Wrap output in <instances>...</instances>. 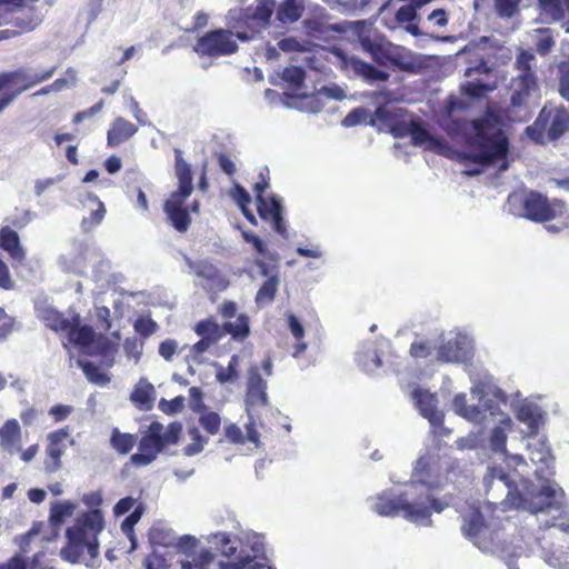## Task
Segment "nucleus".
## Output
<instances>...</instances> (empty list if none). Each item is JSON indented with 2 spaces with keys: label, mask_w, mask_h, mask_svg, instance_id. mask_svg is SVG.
<instances>
[{
  "label": "nucleus",
  "mask_w": 569,
  "mask_h": 569,
  "mask_svg": "<svg viewBox=\"0 0 569 569\" xmlns=\"http://www.w3.org/2000/svg\"><path fill=\"white\" fill-rule=\"evenodd\" d=\"M274 8L276 0H258L253 9L246 10L244 17L252 21L259 32L269 24Z\"/></svg>",
  "instance_id": "obj_27"
},
{
  "label": "nucleus",
  "mask_w": 569,
  "mask_h": 569,
  "mask_svg": "<svg viewBox=\"0 0 569 569\" xmlns=\"http://www.w3.org/2000/svg\"><path fill=\"white\" fill-rule=\"evenodd\" d=\"M535 66L533 53L523 50L519 52L515 63L517 76L510 84L508 119L511 121H525L529 117V99L538 90Z\"/></svg>",
  "instance_id": "obj_7"
},
{
  "label": "nucleus",
  "mask_w": 569,
  "mask_h": 569,
  "mask_svg": "<svg viewBox=\"0 0 569 569\" xmlns=\"http://www.w3.org/2000/svg\"><path fill=\"white\" fill-rule=\"evenodd\" d=\"M176 176L179 181L178 190L164 202V212L172 226L180 232H184L190 224L188 211L182 207L186 199L193 190L190 166L181 157V151L176 150Z\"/></svg>",
  "instance_id": "obj_10"
},
{
  "label": "nucleus",
  "mask_w": 569,
  "mask_h": 569,
  "mask_svg": "<svg viewBox=\"0 0 569 569\" xmlns=\"http://www.w3.org/2000/svg\"><path fill=\"white\" fill-rule=\"evenodd\" d=\"M77 365L82 369L87 379L96 385L106 386L110 379L108 376L100 371V369L90 361L77 360Z\"/></svg>",
  "instance_id": "obj_43"
},
{
  "label": "nucleus",
  "mask_w": 569,
  "mask_h": 569,
  "mask_svg": "<svg viewBox=\"0 0 569 569\" xmlns=\"http://www.w3.org/2000/svg\"><path fill=\"white\" fill-rule=\"evenodd\" d=\"M559 93L569 101V61L559 66Z\"/></svg>",
  "instance_id": "obj_57"
},
{
  "label": "nucleus",
  "mask_w": 569,
  "mask_h": 569,
  "mask_svg": "<svg viewBox=\"0 0 569 569\" xmlns=\"http://www.w3.org/2000/svg\"><path fill=\"white\" fill-rule=\"evenodd\" d=\"M200 426L210 435H217L220 431L221 418L219 413L204 410L199 417Z\"/></svg>",
  "instance_id": "obj_47"
},
{
  "label": "nucleus",
  "mask_w": 569,
  "mask_h": 569,
  "mask_svg": "<svg viewBox=\"0 0 569 569\" xmlns=\"http://www.w3.org/2000/svg\"><path fill=\"white\" fill-rule=\"evenodd\" d=\"M279 282L280 280L278 276H271L263 282L256 296V302L258 306H264L273 300Z\"/></svg>",
  "instance_id": "obj_41"
},
{
  "label": "nucleus",
  "mask_w": 569,
  "mask_h": 569,
  "mask_svg": "<svg viewBox=\"0 0 569 569\" xmlns=\"http://www.w3.org/2000/svg\"><path fill=\"white\" fill-rule=\"evenodd\" d=\"M123 349L129 358H133L136 361H138L142 353V343L137 339H126Z\"/></svg>",
  "instance_id": "obj_63"
},
{
  "label": "nucleus",
  "mask_w": 569,
  "mask_h": 569,
  "mask_svg": "<svg viewBox=\"0 0 569 569\" xmlns=\"http://www.w3.org/2000/svg\"><path fill=\"white\" fill-rule=\"evenodd\" d=\"M231 197L237 202V204L241 208L243 214L250 220L253 221L254 217L246 210L247 204L250 203L251 198L248 191L239 184H236L231 190Z\"/></svg>",
  "instance_id": "obj_50"
},
{
  "label": "nucleus",
  "mask_w": 569,
  "mask_h": 569,
  "mask_svg": "<svg viewBox=\"0 0 569 569\" xmlns=\"http://www.w3.org/2000/svg\"><path fill=\"white\" fill-rule=\"evenodd\" d=\"M82 501L92 510L79 516L66 531L67 545L60 551L63 560L97 569L101 565L98 536L104 528L102 512L97 509L102 499L99 493L84 495Z\"/></svg>",
  "instance_id": "obj_5"
},
{
  "label": "nucleus",
  "mask_w": 569,
  "mask_h": 569,
  "mask_svg": "<svg viewBox=\"0 0 569 569\" xmlns=\"http://www.w3.org/2000/svg\"><path fill=\"white\" fill-rule=\"evenodd\" d=\"M138 131L137 126L127 121L122 117H118L111 123L108 131L107 141L110 147L119 146L130 139Z\"/></svg>",
  "instance_id": "obj_28"
},
{
  "label": "nucleus",
  "mask_w": 569,
  "mask_h": 569,
  "mask_svg": "<svg viewBox=\"0 0 569 569\" xmlns=\"http://www.w3.org/2000/svg\"><path fill=\"white\" fill-rule=\"evenodd\" d=\"M0 247L14 261L21 262L26 257V251L20 243L18 233L8 226L2 227L0 230Z\"/></svg>",
  "instance_id": "obj_29"
},
{
  "label": "nucleus",
  "mask_w": 569,
  "mask_h": 569,
  "mask_svg": "<svg viewBox=\"0 0 569 569\" xmlns=\"http://www.w3.org/2000/svg\"><path fill=\"white\" fill-rule=\"evenodd\" d=\"M68 332V340L71 343L89 348L96 339V332L90 326L80 325L79 317H74L73 322H70Z\"/></svg>",
  "instance_id": "obj_31"
},
{
  "label": "nucleus",
  "mask_w": 569,
  "mask_h": 569,
  "mask_svg": "<svg viewBox=\"0 0 569 569\" xmlns=\"http://www.w3.org/2000/svg\"><path fill=\"white\" fill-rule=\"evenodd\" d=\"M2 2L12 13V18L7 22L20 28L21 31H31L42 21V6L38 0H2Z\"/></svg>",
  "instance_id": "obj_17"
},
{
  "label": "nucleus",
  "mask_w": 569,
  "mask_h": 569,
  "mask_svg": "<svg viewBox=\"0 0 569 569\" xmlns=\"http://www.w3.org/2000/svg\"><path fill=\"white\" fill-rule=\"evenodd\" d=\"M458 468L450 457H440L438 450L428 449L421 455L412 471V479L400 492V517L430 527L433 512L440 513L452 503V495L438 496V490L448 481L449 475Z\"/></svg>",
  "instance_id": "obj_2"
},
{
  "label": "nucleus",
  "mask_w": 569,
  "mask_h": 569,
  "mask_svg": "<svg viewBox=\"0 0 569 569\" xmlns=\"http://www.w3.org/2000/svg\"><path fill=\"white\" fill-rule=\"evenodd\" d=\"M208 542L230 561L224 562L211 551L202 550L194 565L181 561V569H273L260 561L264 560V541L257 532L243 531L239 536L216 532L208 537Z\"/></svg>",
  "instance_id": "obj_4"
},
{
  "label": "nucleus",
  "mask_w": 569,
  "mask_h": 569,
  "mask_svg": "<svg viewBox=\"0 0 569 569\" xmlns=\"http://www.w3.org/2000/svg\"><path fill=\"white\" fill-rule=\"evenodd\" d=\"M472 400L477 405H468L465 393L456 395L453 399L455 412L473 423L492 422L495 426L490 432L489 445L493 453L498 455L505 463V469L510 470L512 466L526 467V461L520 455L507 456L506 441L511 430L512 420L505 413L498 403L503 396L502 390L490 379L483 378L472 380L470 389Z\"/></svg>",
  "instance_id": "obj_3"
},
{
  "label": "nucleus",
  "mask_w": 569,
  "mask_h": 569,
  "mask_svg": "<svg viewBox=\"0 0 569 569\" xmlns=\"http://www.w3.org/2000/svg\"><path fill=\"white\" fill-rule=\"evenodd\" d=\"M411 142L416 147H422L433 152H442L446 148L445 142L433 137L419 121H411Z\"/></svg>",
  "instance_id": "obj_26"
},
{
  "label": "nucleus",
  "mask_w": 569,
  "mask_h": 569,
  "mask_svg": "<svg viewBox=\"0 0 569 569\" xmlns=\"http://www.w3.org/2000/svg\"><path fill=\"white\" fill-rule=\"evenodd\" d=\"M267 187L268 184L266 182L256 183L254 190L257 193L258 212L262 219L270 220L276 232L283 238H288L287 226L282 217L283 208L281 199L277 196H271L269 200L264 199L262 193Z\"/></svg>",
  "instance_id": "obj_18"
},
{
  "label": "nucleus",
  "mask_w": 569,
  "mask_h": 569,
  "mask_svg": "<svg viewBox=\"0 0 569 569\" xmlns=\"http://www.w3.org/2000/svg\"><path fill=\"white\" fill-rule=\"evenodd\" d=\"M186 264L190 273H194L199 278L213 279L216 277V268L206 260L193 261L189 257L183 256Z\"/></svg>",
  "instance_id": "obj_42"
},
{
  "label": "nucleus",
  "mask_w": 569,
  "mask_h": 569,
  "mask_svg": "<svg viewBox=\"0 0 569 569\" xmlns=\"http://www.w3.org/2000/svg\"><path fill=\"white\" fill-rule=\"evenodd\" d=\"M142 513H143V506L140 503L134 508V510L121 523V530L128 537V539L131 541L132 549H136V547H137L133 527L141 519Z\"/></svg>",
  "instance_id": "obj_44"
},
{
  "label": "nucleus",
  "mask_w": 569,
  "mask_h": 569,
  "mask_svg": "<svg viewBox=\"0 0 569 569\" xmlns=\"http://www.w3.org/2000/svg\"><path fill=\"white\" fill-rule=\"evenodd\" d=\"M36 78V72L30 68H20L16 71L11 72H3L0 73V91L12 84H22L20 88L12 92L4 93L0 98V113L10 104L13 102V100L21 94L23 91L29 90L30 88H33L37 86V83H33V79Z\"/></svg>",
  "instance_id": "obj_19"
},
{
  "label": "nucleus",
  "mask_w": 569,
  "mask_h": 569,
  "mask_svg": "<svg viewBox=\"0 0 569 569\" xmlns=\"http://www.w3.org/2000/svg\"><path fill=\"white\" fill-rule=\"evenodd\" d=\"M39 317L44 323L54 331H67L70 327V320L64 318L54 308L47 307L38 309Z\"/></svg>",
  "instance_id": "obj_38"
},
{
  "label": "nucleus",
  "mask_w": 569,
  "mask_h": 569,
  "mask_svg": "<svg viewBox=\"0 0 569 569\" xmlns=\"http://www.w3.org/2000/svg\"><path fill=\"white\" fill-rule=\"evenodd\" d=\"M516 413L518 420L527 425L528 431L526 432V436L528 438L535 437L543 420V412L541 408L535 402L525 400L517 406Z\"/></svg>",
  "instance_id": "obj_24"
},
{
  "label": "nucleus",
  "mask_w": 569,
  "mask_h": 569,
  "mask_svg": "<svg viewBox=\"0 0 569 569\" xmlns=\"http://www.w3.org/2000/svg\"><path fill=\"white\" fill-rule=\"evenodd\" d=\"M319 94L337 101H342L347 98L346 89L336 83L321 87L319 89Z\"/></svg>",
  "instance_id": "obj_55"
},
{
  "label": "nucleus",
  "mask_w": 569,
  "mask_h": 569,
  "mask_svg": "<svg viewBox=\"0 0 569 569\" xmlns=\"http://www.w3.org/2000/svg\"><path fill=\"white\" fill-rule=\"evenodd\" d=\"M569 130V113L565 109L543 108L535 123L526 129L527 134L539 143L557 140Z\"/></svg>",
  "instance_id": "obj_12"
},
{
  "label": "nucleus",
  "mask_w": 569,
  "mask_h": 569,
  "mask_svg": "<svg viewBox=\"0 0 569 569\" xmlns=\"http://www.w3.org/2000/svg\"><path fill=\"white\" fill-rule=\"evenodd\" d=\"M244 402L248 416L253 415L258 409L269 405L267 381L260 376L257 366H251L248 370Z\"/></svg>",
  "instance_id": "obj_20"
},
{
  "label": "nucleus",
  "mask_w": 569,
  "mask_h": 569,
  "mask_svg": "<svg viewBox=\"0 0 569 569\" xmlns=\"http://www.w3.org/2000/svg\"><path fill=\"white\" fill-rule=\"evenodd\" d=\"M405 109L393 104H383L376 109L375 118L385 122L396 138L411 137V121L413 119H405Z\"/></svg>",
  "instance_id": "obj_21"
},
{
  "label": "nucleus",
  "mask_w": 569,
  "mask_h": 569,
  "mask_svg": "<svg viewBox=\"0 0 569 569\" xmlns=\"http://www.w3.org/2000/svg\"><path fill=\"white\" fill-rule=\"evenodd\" d=\"M370 509L382 517L400 516V492L383 491L368 499Z\"/></svg>",
  "instance_id": "obj_25"
},
{
  "label": "nucleus",
  "mask_w": 569,
  "mask_h": 569,
  "mask_svg": "<svg viewBox=\"0 0 569 569\" xmlns=\"http://www.w3.org/2000/svg\"><path fill=\"white\" fill-rule=\"evenodd\" d=\"M306 72L302 68L291 66L282 71V79L295 87H300L305 80Z\"/></svg>",
  "instance_id": "obj_53"
},
{
  "label": "nucleus",
  "mask_w": 569,
  "mask_h": 569,
  "mask_svg": "<svg viewBox=\"0 0 569 569\" xmlns=\"http://www.w3.org/2000/svg\"><path fill=\"white\" fill-rule=\"evenodd\" d=\"M462 91L470 98H479L487 91L496 89L495 84L486 83L480 80L467 81L461 86Z\"/></svg>",
  "instance_id": "obj_49"
},
{
  "label": "nucleus",
  "mask_w": 569,
  "mask_h": 569,
  "mask_svg": "<svg viewBox=\"0 0 569 569\" xmlns=\"http://www.w3.org/2000/svg\"><path fill=\"white\" fill-rule=\"evenodd\" d=\"M77 505L71 501H54L50 506V525L58 530L63 521L71 517Z\"/></svg>",
  "instance_id": "obj_33"
},
{
  "label": "nucleus",
  "mask_w": 569,
  "mask_h": 569,
  "mask_svg": "<svg viewBox=\"0 0 569 569\" xmlns=\"http://www.w3.org/2000/svg\"><path fill=\"white\" fill-rule=\"evenodd\" d=\"M178 350V342L173 339H167L159 346V355L167 361H171Z\"/></svg>",
  "instance_id": "obj_64"
},
{
  "label": "nucleus",
  "mask_w": 569,
  "mask_h": 569,
  "mask_svg": "<svg viewBox=\"0 0 569 569\" xmlns=\"http://www.w3.org/2000/svg\"><path fill=\"white\" fill-rule=\"evenodd\" d=\"M198 336L208 339L210 342L216 343L224 337L223 326L218 325L212 320H203L196 326Z\"/></svg>",
  "instance_id": "obj_39"
},
{
  "label": "nucleus",
  "mask_w": 569,
  "mask_h": 569,
  "mask_svg": "<svg viewBox=\"0 0 569 569\" xmlns=\"http://www.w3.org/2000/svg\"><path fill=\"white\" fill-rule=\"evenodd\" d=\"M305 11V0H283L277 8L276 19L281 24L297 22Z\"/></svg>",
  "instance_id": "obj_30"
},
{
  "label": "nucleus",
  "mask_w": 569,
  "mask_h": 569,
  "mask_svg": "<svg viewBox=\"0 0 569 569\" xmlns=\"http://www.w3.org/2000/svg\"><path fill=\"white\" fill-rule=\"evenodd\" d=\"M411 399L420 415L428 419L433 431L437 432V429L442 427L443 413L438 409L436 395L422 388H415L411 392Z\"/></svg>",
  "instance_id": "obj_22"
},
{
  "label": "nucleus",
  "mask_w": 569,
  "mask_h": 569,
  "mask_svg": "<svg viewBox=\"0 0 569 569\" xmlns=\"http://www.w3.org/2000/svg\"><path fill=\"white\" fill-rule=\"evenodd\" d=\"M331 30L355 36L361 49L369 53L377 63H397L396 51L398 47L388 41L382 34L373 31L371 24L366 20L339 22L333 24Z\"/></svg>",
  "instance_id": "obj_8"
},
{
  "label": "nucleus",
  "mask_w": 569,
  "mask_h": 569,
  "mask_svg": "<svg viewBox=\"0 0 569 569\" xmlns=\"http://www.w3.org/2000/svg\"><path fill=\"white\" fill-rule=\"evenodd\" d=\"M154 389L153 386L144 380H140L136 389L131 393V400L141 410H149L152 408Z\"/></svg>",
  "instance_id": "obj_34"
},
{
  "label": "nucleus",
  "mask_w": 569,
  "mask_h": 569,
  "mask_svg": "<svg viewBox=\"0 0 569 569\" xmlns=\"http://www.w3.org/2000/svg\"><path fill=\"white\" fill-rule=\"evenodd\" d=\"M527 443L530 460L537 465L535 470L538 483L525 479L526 467L512 466L506 470L501 465L488 466L483 477V487L488 497V503L501 511L509 509H522L531 515H547L550 519L543 520L546 527L555 526L563 511L565 491L555 481L553 458L546 441L530 438Z\"/></svg>",
  "instance_id": "obj_1"
},
{
  "label": "nucleus",
  "mask_w": 569,
  "mask_h": 569,
  "mask_svg": "<svg viewBox=\"0 0 569 569\" xmlns=\"http://www.w3.org/2000/svg\"><path fill=\"white\" fill-rule=\"evenodd\" d=\"M59 264L66 272L83 273L82 260L73 253L63 254L59 259Z\"/></svg>",
  "instance_id": "obj_51"
},
{
  "label": "nucleus",
  "mask_w": 569,
  "mask_h": 569,
  "mask_svg": "<svg viewBox=\"0 0 569 569\" xmlns=\"http://www.w3.org/2000/svg\"><path fill=\"white\" fill-rule=\"evenodd\" d=\"M182 431L180 422H171L163 426L158 421H153L146 433L142 435L138 452L131 456V461L136 466H148L157 456L170 445H176Z\"/></svg>",
  "instance_id": "obj_9"
},
{
  "label": "nucleus",
  "mask_w": 569,
  "mask_h": 569,
  "mask_svg": "<svg viewBox=\"0 0 569 569\" xmlns=\"http://www.w3.org/2000/svg\"><path fill=\"white\" fill-rule=\"evenodd\" d=\"M436 345L430 342H413L410 348L411 356L416 358H427L433 355Z\"/></svg>",
  "instance_id": "obj_59"
},
{
  "label": "nucleus",
  "mask_w": 569,
  "mask_h": 569,
  "mask_svg": "<svg viewBox=\"0 0 569 569\" xmlns=\"http://www.w3.org/2000/svg\"><path fill=\"white\" fill-rule=\"evenodd\" d=\"M462 518L461 530L465 537L483 552L497 553L499 551L496 543L498 533L483 521L482 513L478 507H471L469 512L463 515Z\"/></svg>",
  "instance_id": "obj_14"
},
{
  "label": "nucleus",
  "mask_w": 569,
  "mask_h": 569,
  "mask_svg": "<svg viewBox=\"0 0 569 569\" xmlns=\"http://www.w3.org/2000/svg\"><path fill=\"white\" fill-rule=\"evenodd\" d=\"M278 47L286 52L303 51L306 46L295 37L281 39Z\"/></svg>",
  "instance_id": "obj_62"
},
{
  "label": "nucleus",
  "mask_w": 569,
  "mask_h": 569,
  "mask_svg": "<svg viewBox=\"0 0 569 569\" xmlns=\"http://www.w3.org/2000/svg\"><path fill=\"white\" fill-rule=\"evenodd\" d=\"M21 429L18 420L9 419L0 428V443L9 452L20 451Z\"/></svg>",
  "instance_id": "obj_32"
},
{
  "label": "nucleus",
  "mask_w": 569,
  "mask_h": 569,
  "mask_svg": "<svg viewBox=\"0 0 569 569\" xmlns=\"http://www.w3.org/2000/svg\"><path fill=\"white\" fill-rule=\"evenodd\" d=\"M540 37L536 43L537 52L541 56H546L551 51L555 46L553 37L550 34L549 29L539 30Z\"/></svg>",
  "instance_id": "obj_56"
},
{
  "label": "nucleus",
  "mask_w": 569,
  "mask_h": 569,
  "mask_svg": "<svg viewBox=\"0 0 569 569\" xmlns=\"http://www.w3.org/2000/svg\"><path fill=\"white\" fill-rule=\"evenodd\" d=\"M472 340L462 333H450L435 347V358L442 362H466L472 357Z\"/></svg>",
  "instance_id": "obj_16"
},
{
  "label": "nucleus",
  "mask_w": 569,
  "mask_h": 569,
  "mask_svg": "<svg viewBox=\"0 0 569 569\" xmlns=\"http://www.w3.org/2000/svg\"><path fill=\"white\" fill-rule=\"evenodd\" d=\"M331 53L335 58L332 63L343 71L349 78L353 76L361 78L367 82L387 81L389 79L388 72L377 69L356 56H349L341 49H333Z\"/></svg>",
  "instance_id": "obj_15"
},
{
  "label": "nucleus",
  "mask_w": 569,
  "mask_h": 569,
  "mask_svg": "<svg viewBox=\"0 0 569 569\" xmlns=\"http://www.w3.org/2000/svg\"><path fill=\"white\" fill-rule=\"evenodd\" d=\"M456 132H463L469 136L473 150L463 154L477 166H497L499 171L508 169L507 161L508 139L505 136L501 123L492 113L485 114L481 119L470 122H453Z\"/></svg>",
  "instance_id": "obj_6"
},
{
  "label": "nucleus",
  "mask_w": 569,
  "mask_h": 569,
  "mask_svg": "<svg viewBox=\"0 0 569 569\" xmlns=\"http://www.w3.org/2000/svg\"><path fill=\"white\" fill-rule=\"evenodd\" d=\"M213 367L216 368V379L221 385L236 382L239 379L240 357L233 355L227 368L218 362H214Z\"/></svg>",
  "instance_id": "obj_35"
},
{
  "label": "nucleus",
  "mask_w": 569,
  "mask_h": 569,
  "mask_svg": "<svg viewBox=\"0 0 569 569\" xmlns=\"http://www.w3.org/2000/svg\"><path fill=\"white\" fill-rule=\"evenodd\" d=\"M157 327V323L152 319L147 317H140L134 322V330L139 335L144 337L152 335L156 331Z\"/></svg>",
  "instance_id": "obj_58"
},
{
  "label": "nucleus",
  "mask_w": 569,
  "mask_h": 569,
  "mask_svg": "<svg viewBox=\"0 0 569 569\" xmlns=\"http://www.w3.org/2000/svg\"><path fill=\"white\" fill-rule=\"evenodd\" d=\"M508 203L512 207L516 203L522 206L521 212H513L520 217H525L536 222H543L556 218L565 212V203L562 201L555 200L548 201L546 197L537 192H530L526 197L520 194H510Z\"/></svg>",
  "instance_id": "obj_11"
},
{
  "label": "nucleus",
  "mask_w": 569,
  "mask_h": 569,
  "mask_svg": "<svg viewBox=\"0 0 569 569\" xmlns=\"http://www.w3.org/2000/svg\"><path fill=\"white\" fill-rule=\"evenodd\" d=\"M70 436L69 427L61 428L48 435L47 456L44 469L48 472L57 471L61 466V456L64 453L66 445L63 443Z\"/></svg>",
  "instance_id": "obj_23"
},
{
  "label": "nucleus",
  "mask_w": 569,
  "mask_h": 569,
  "mask_svg": "<svg viewBox=\"0 0 569 569\" xmlns=\"http://www.w3.org/2000/svg\"><path fill=\"white\" fill-rule=\"evenodd\" d=\"M224 436L227 440L232 443L243 445L246 442V437L242 430L236 423H229L224 428Z\"/></svg>",
  "instance_id": "obj_61"
},
{
  "label": "nucleus",
  "mask_w": 569,
  "mask_h": 569,
  "mask_svg": "<svg viewBox=\"0 0 569 569\" xmlns=\"http://www.w3.org/2000/svg\"><path fill=\"white\" fill-rule=\"evenodd\" d=\"M358 365L367 372H375L381 366V359L372 343L366 346V350L357 355Z\"/></svg>",
  "instance_id": "obj_40"
},
{
  "label": "nucleus",
  "mask_w": 569,
  "mask_h": 569,
  "mask_svg": "<svg viewBox=\"0 0 569 569\" xmlns=\"http://www.w3.org/2000/svg\"><path fill=\"white\" fill-rule=\"evenodd\" d=\"M372 123V116L369 110L365 108H356L351 110L342 120V126L346 128L355 127L360 123Z\"/></svg>",
  "instance_id": "obj_46"
},
{
  "label": "nucleus",
  "mask_w": 569,
  "mask_h": 569,
  "mask_svg": "<svg viewBox=\"0 0 569 569\" xmlns=\"http://www.w3.org/2000/svg\"><path fill=\"white\" fill-rule=\"evenodd\" d=\"M88 200L96 204V209H92L89 217H83L81 221V229L83 232H89L99 226L106 214L104 204L98 199L97 196L89 193Z\"/></svg>",
  "instance_id": "obj_37"
},
{
  "label": "nucleus",
  "mask_w": 569,
  "mask_h": 569,
  "mask_svg": "<svg viewBox=\"0 0 569 569\" xmlns=\"http://www.w3.org/2000/svg\"><path fill=\"white\" fill-rule=\"evenodd\" d=\"M111 445L120 453H128L134 446V438L129 433H121L114 429L111 435Z\"/></svg>",
  "instance_id": "obj_48"
},
{
  "label": "nucleus",
  "mask_w": 569,
  "mask_h": 569,
  "mask_svg": "<svg viewBox=\"0 0 569 569\" xmlns=\"http://www.w3.org/2000/svg\"><path fill=\"white\" fill-rule=\"evenodd\" d=\"M236 39L247 42L252 40L253 36L247 32L233 33L230 30L217 29L201 37L197 41L194 51L209 57L232 54L238 50Z\"/></svg>",
  "instance_id": "obj_13"
},
{
  "label": "nucleus",
  "mask_w": 569,
  "mask_h": 569,
  "mask_svg": "<svg viewBox=\"0 0 569 569\" xmlns=\"http://www.w3.org/2000/svg\"><path fill=\"white\" fill-rule=\"evenodd\" d=\"M66 74H67V77L59 78L51 83V88L53 89L54 92H59V91L63 90L64 88L74 86L76 71L73 69L69 68L66 72Z\"/></svg>",
  "instance_id": "obj_60"
},
{
  "label": "nucleus",
  "mask_w": 569,
  "mask_h": 569,
  "mask_svg": "<svg viewBox=\"0 0 569 569\" xmlns=\"http://www.w3.org/2000/svg\"><path fill=\"white\" fill-rule=\"evenodd\" d=\"M521 0H495V8L501 18H511L518 12Z\"/></svg>",
  "instance_id": "obj_52"
},
{
  "label": "nucleus",
  "mask_w": 569,
  "mask_h": 569,
  "mask_svg": "<svg viewBox=\"0 0 569 569\" xmlns=\"http://www.w3.org/2000/svg\"><path fill=\"white\" fill-rule=\"evenodd\" d=\"M43 525L42 523H36L32 526V528L23 536H21L17 542L19 545L20 549V556L23 553L29 552L30 550V543L34 540L36 537L39 536L40 529Z\"/></svg>",
  "instance_id": "obj_54"
},
{
  "label": "nucleus",
  "mask_w": 569,
  "mask_h": 569,
  "mask_svg": "<svg viewBox=\"0 0 569 569\" xmlns=\"http://www.w3.org/2000/svg\"><path fill=\"white\" fill-rule=\"evenodd\" d=\"M189 436L191 438V442L183 448V453L187 457H192L204 449L209 439L208 437L202 436L197 428L189 429Z\"/></svg>",
  "instance_id": "obj_45"
},
{
  "label": "nucleus",
  "mask_w": 569,
  "mask_h": 569,
  "mask_svg": "<svg viewBox=\"0 0 569 569\" xmlns=\"http://www.w3.org/2000/svg\"><path fill=\"white\" fill-rule=\"evenodd\" d=\"M222 326L224 336L231 335L232 338L238 341L244 340L250 332L249 321L246 315H239L234 317V320H227Z\"/></svg>",
  "instance_id": "obj_36"
}]
</instances>
